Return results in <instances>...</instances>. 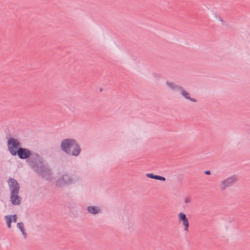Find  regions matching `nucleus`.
Returning a JSON list of instances; mask_svg holds the SVG:
<instances>
[{
    "label": "nucleus",
    "instance_id": "nucleus-11",
    "mask_svg": "<svg viewBox=\"0 0 250 250\" xmlns=\"http://www.w3.org/2000/svg\"><path fill=\"white\" fill-rule=\"evenodd\" d=\"M87 210L89 213L93 214H97L101 211L99 208L94 206H88Z\"/></svg>",
    "mask_w": 250,
    "mask_h": 250
},
{
    "label": "nucleus",
    "instance_id": "nucleus-20",
    "mask_svg": "<svg viewBox=\"0 0 250 250\" xmlns=\"http://www.w3.org/2000/svg\"><path fill=\"white\" fill-rule=\"evenodd\" d=\"M204 173L206 175H210L211 173L210 170H206L204 172Z\"/></svg>",
    "mask_w": 250,
    "mask_h": 250
},
{
    "label": "nucleus",
    "instance_id": "nucleus-12",
    "mask_svg": "<svg viewBox=\"0 0 250 250\" xmlns=\"http://www.w3.org/2000/svg\"><path fill=\"white\" fill-rule=\"evenodd\" d=\"M17 226L18 229L21 230V233H22L23 235L25 238L26 237V233L25 232V229L24 228V224L22 222H19L17 224Z\"/></svg>",
    "mask_w": 250,
    "mask_h": 250
},
{
    "label": "nucleus",
    "instance_id": "nucleus-9",
    "mask_svg": "<svg viewBox=\"0 0 250 250\" xmlns=\"http://www.w3.org/2000/svg\"><path fill=\"white\" fill-rule=\"evenodd\" d=\"M19 192L10 193V201L14 206L20 205L21 202V198L19 196Z\"/></svg>",
    "mask_w": 250,
    "mask_h": 250
},
{
    "label": "nucleus",
    "instance_id": "nucleus-5",
    "mask_svg": "<svg viewBox=\"0 0 250 250\" xmlns=\"http://www.w3.org/2000/svg\"><path fill=\"white\" fill-rule=\"evenodd\" d=\"M237 177L235 175H232L224 179L220 184L221 190L223 191L226 188L232 186L237 182Z\"/></svg>",
    "mask_w": 250,
    "mask_h": 250
},
{
    "label": "nucleus",
    "instance_id": "nucleus-15",
    "mask_svg": "<svg viewBox=\"0 0 250 250\" xmlns=\"http://www.w3.org/2000/svg\"><path fill=\"white\" fill-rule=\"evenodd\" d=\"M155 177V179L157 180L165 181L166 180L165 177L162 176H160V175H156V177Z\"/></svg>",
    "mask_w": 250,
    "mask_h": 250
},
{
    "label": "nucleus",
    "instance_id": "nucleus-3",
    "mask_svg": "<svg viewBox=\"0 0 250 250\" xmlns=\"http://www.w3.org/2000/svg\"><path fill=\"white\" fill-rule=\"evenodd\" d=\"M74 179L72 176L68 173H63L55 181L57 187L62 188L68 187L74 183Z\"/></svg>",
    "mask_w": 250,
    "mask_h": 250
},
{
    "label": "nucleus",
    "instance_id": "nucleus-16",
    "mask_svg": "<svg viewBox=\"0 0 250 250\" xmlns=\"http://www.w3.org/2000/svg\"><path fill=\"white\" fill-rule=\"evenodd\" d=\"M156 175H154L153 173H147L146 176L149 178L155 179Z\"/></svg>",
    "mask_w": 250,
    "mask_h": 250
},
{
    "label": "nucleus",
    "instance_id": "nucleus-14",
    "mask_svg": "<svg viewBox=\"0 0 250 250\" xmlns=\"http://www.w3.org/2000/svg\"><path fill=\"white\" fill-rule=\"evenodd\" d=\"M5 219L6 220V223L8 228L10 229L11 228V223L12 222V219L11 215H6L4 216Z\"/></svg>",
    "mask_w": 250,
    "mask_h": 250
},
{
    "label": "nucleus",
    "instance_id": "nucleus-19",
    "mask_svg": "<svg viewBox=\"0 0 250 250\" xmlns=\"http://www.w3.org/2000/svg\"><path fill=\"white\" fill-rule=\"evenodd\" d=\"M217 19L219 21H220L221 22H222L223 23H224L225 22V21L223 20V19L219 16H217Z\"/></svg>",
    "mask_w": 250,
    "mask_h": 250
},
{
    "label": "nucleus",
    "instance_id": "nucleus-8",
    "mask_svg": "<svg viewBox=\"0 0 250 250\" xmlns=\"http://www.w3.org/2000/svg\"><path fill=\"white\" fill-rule=\"evenodd\" d=\"M178 217L179 223H182L184 227V230L186 231H188L189 224L188 218L186 214L183 212H180L178 215Z\"/></svg>",
    "mask_w": 250,
    "mask_h": 250
},
{
    "label": "nucleus",
    "instance_id": "nucleus-17",
    "mask_svg": "<svg viewBox=\"0 0 250 250\" xmlns=\"http://www.w3.org/2000/svg\"><path fill=\"white\" fill-rule=\"evenodd\" d=\"M12 219V221L16 223L17 221V216L16 214L11 215Z\"/></svg>",
    "mask_w": 250,
    "mask_h": 250
},
{
    "label": "nucleus",
    "instance_id": "nucleus-6",
    "mask_svg": "<svg viewBox=\"0 0 250 250\" xmlns=\"http://www.w3.org/2000/svg\"><path fill=\"white\" fill-rule=\"evenodd\" d=\"M7 183L10 190V193L19 192L20 186L16 179L10 177L7 180Z\"/></svg>",
    "mask_w": 250,
    "mask_h": 250
},
{
    "label": "nucleus",
    "instance_id": "nucleus-13",
    "mask_svg": "<svg viewBox=\"0 0 250 250\" xmlns=\"http://www.w3.org/2000/svg\"><path fill=\"white\" fill-rule=\"evenodd\" d=\"M166 84L167 86H168L169 87V88L170 89H171L172 90L178 89L179 90V89H182V87L180 85L174 84L169 83L168 82H167L166 83Z\"/></svg>",
    "mask_w": 250,
    "mask_h": 250
},
{
    "label": "nucleus",
    "instance_id": "nucleus-1",
    "mask_svg": "<svg viewBox=\"0 0 250 250\" xmlns=\"http://www.w3.org/2000/svg\"><path fill=\"white\" fill-rule=\"evenodd\" d=\"M26 162L33 171L41 177L47 180H51L52 170L48 163L39 154L33 152Z\"/></svg>",
    "mask_w": 250,
    "mask_h": 250
},
{
    "label": "nucleus",
    "instance_id": "nucleus-2",
    "mask_svg": "<svg viewBox=\"0 0 250 250\" xmlns=\"http://www.w3.org/2000/svg\"><path fill=\"white\" fill-rule=\"evenodd\" d=\"M61 148L66 154L75 157L78 156L81 151L79 145L73 139H63L61 142Z\"/></svg>",
    "mask_w": 250,
    "mask_h": 250
},
{
    "label": "nucleus",
    "instance_id": "nucleus-7",
    "mask_svg": "<svg viewBox=\"0 0 250 250\" xmlns=\"http://www.w3.org/2000/svg\"><path fill=\"white\" fill-rule=\"evenodd\" d=\"M33 152H32L29 149L21 147L18 152L17 155L20 159L26 160L30 157Z\"/></svg>",
    "mask_w": 250,
    "mask_h": 250
},
{
    "label": "nucleus",
    "instance_id": "nucleus-18",
    "mask_svg": "<svg viewBox=\"0 0 250 250\" xmlns=\"http://www.w3.org/2000/svg\"><path fill=\"white\" fill-rule=\"evenodd\" d=\"M191 200L189 197H186L185 199V202L187 204L189 203L190 202Z\"/></svg>",
    "mask_w": 250,
    "mask_h": 250
},
{
    "label": "nucleus",
    "instance_id": "nucleus-10",
    "mask_svg": "<svg viewBox=\"0 0 250 250\" xmlns=\"http://www.w3.org/2000/svg\"><path fill=\"white\" fill-rule=\"evenodd\" d=\"M179 91H181V94L182 95L185 97V98H186V99L187 100H189L191 102H196V99H194V98H191L189 96V94L186 91H185L183 88L182 87V89H179Z\"/></svg>",
    "mask_w": 250,
    "mask_h": 250
},
{
    "label": "nucleus",
    "instance_id": "nucleus-4",
    "mask_svg": "<svg viewBox=\"0 0 250 250\" xmlns=\"http://www.w3.org/2000/svg\"><path fill=\"white\" fill-rule=\"evenodd\" d=\"M8 151L12 156H16L21 148V145L20 141L14 138H10L7 141Z\"/></svg>",
    "mask_w": 250,
    "mask_h": 250
}]
</instances>
